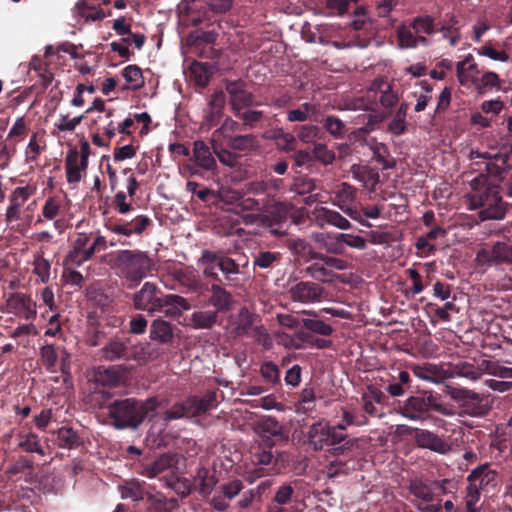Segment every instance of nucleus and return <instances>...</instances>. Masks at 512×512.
<instances>
[{"label": "nucleus", "mask_w": 512, "mask_h": 512, "mask_svg": "<svg viewBox=\"0 0 512 512\" xmlns=\"http://www.w3.org/2000/svg\"><path fill=\"white\" fill-rule=\"evenodd\" d=\"M157 407L158 401L155 398L145 401L127 398L111 403L108 406V415L115 429H137L146 418L156 416Z\"/></svg>", "instance_id": "nucleus-1"}, {"label": "nucleus", "mask_w": 512, "mask_h": 512, "mask_svg": "<svg viewBox=\"0 0 512 512\" xmlns=\"http://www.w3.org/2000/svg\"><path fill=\"white\" fill-rule=\"evenodd\" d=\"M112 263L119 275L136 286L147 276L152 267L151 259L140 250H119L111 254Z\"/></svg>", "instance_id": "nucleus-2"}, {"label": "nucleus", "mask_w": 512, "mask_h": 512, "mask_svg": "<svg viewBox=\"0 0 512 512\" xmlns=\"http://www.w3.org/2000/svg\"><path fill=\"white\" fill-rule=\"evenodd\" d=\"M347 434L341 425H330L325 419L313 423L307 432L308 443L315 451L326 446L335 447L346 440Z\"/></svg>", "instance_id": "nucleus-3"}, {"label": "nucleus", "mask_w": 512, "mask_h": 512, "mask_svg": "<svg viewBox=\"0 0 512 512\" xmlns=\"http://www.w3.org/2000/svg\"><path fill=\"white\" fill-rule=\"evenodd\" d=\"M307 211L304 208L297 209L290 204L279 203L265 215L263 219L264 226L268 227L275 236H282L286 233L285 223L288 218L296 225L305 221Z\"/></svg>", "instance_id": "nucleus-4"}, {"label": "nucleus", "mask_w": 512, "mask_h": 512, "mask_svg": "<svg viewBox=\"0 0 512 512\" xmlns=\"http://www.w3.org/2000/svg\"><path fill=\"white\" fill-rule=\"evenodd\" d=\"M466 201L470 209L484 207L479 212L482 221L501 220L505 217L506 207L496 190L485 194H467Z\"/></svg>", "instance_id": "nucleus-5"}, {"label": "nucleus", "mask_w": 512, "mask_h": 512, "mask_svg": "<svg viewBox=\"0 0 512 512\" xmlns=\"http://www.w3.org/2000/svg\"><path fill=\"white\" fill-rule=\"evenodd\" d=\"M334 194L335 199L333 201V205L337 206L341 211L360 225L368 228L371 227V224L362 218L361 212L350 206L356 198V190L350 184L346 182L340 183L334 190Z\"/></svg>", "instance_id": "nucleus-6"}, {"label": "nucleus", "mask_w": 512, "mask_h": 512, "mask_svg": "<svg viewBox=\"0 0 512 512\" xmlns=\"http://www.w3.org/2000/svg\"><path fill=\"white\" fill-rule=\"evenodd\" d=\"M289 295L295 302L314 304L325 299V289L315 282L300 281L290 287Z\"/></svg>", "instance_id": "nucleus-7"}, {"label": "nucleus", "mask_w": 512, "mask_h": 512, "mask_svg": "<svg viewBox=\"0 0 512 512\" xmlns=\"http://www.w3.org/2000/svg\"><path fill=\"white\" fill-rule=\"evenodd\" d=\"M254 432L268 445H274L278 441H287L288 435L282 424L272 417L259 420L254 426Z\"/></svg>", "instance_id": "nucleus-8"}, {"label": "nucleus", "mask_w": 512, "mask_h": 512, "mask_svg": "<svg viewBox=\"0 0 512 512\" xmlns=\"http://www.w3.org/2000/svg\"><path fill=\"white\" fill-rule=\"evenodd\" d=\"M483 157L487 159L486 170L490 175H498L503 170L511 166L510 161L512 160V148L504 147L498 153H485L481 155L478 152H471V159Z\"/></svg>", "instance_id": "nucleus-9"}, {"label": "nucleus", "mask_w": 512, "mask_h": 512, "mask_svg": "<svg viewBox=\"0 0 512 512\" xmlns=\"http://www.w3.org/2000/svg\"><path fill=\"white\" fill-rule=\"evenodd\" d=\"M7 310L26 320L35 318L37 309L32 298L23 293H13L7 299Z\"/></svg>", "instance_id": "nucleus-10"}, {"label": "nucleus", "mask_w": 512, "mask_h": 512, "mask_svg": "<svg viewBox=\"0 0 512 512\" xmlns=\"http://www.w3.org/2000/svg\"><path fill=\"white\" fill-rule=\"evenodd\" d=\"M161 299L156 295V287L150 282L143 284L142 288L134 294L133 302L137 310L153 313L161 309Z\"/></svg>", "instance_id": "nucleus-11"}, {"label": "nucleus", "mask_w": 512, "mask_h": 512, "mask_svg": "<svg viewBox=\"0 0 512 512\" xmlns=\"http://www.w3.org/2000/svg\"><path fill=\"white\" fill-rule=\"evenodd\" d=\"M479 263H512V245L505 242H497L489 249H482L477 253Z\"/></svg>", "instance_id": "nucleus-12"}, {"label": "nucleus", "mask_w": 512, "mask_h": 512, "mask_svg": "<svg viewBox=\"0 0 512 512\" xmlns=\"http://www.w3.org/2000/svg\"><path fill=\"white\" fill-rule=\"evenodd\" d=\"M150 224V219L146 215H137L131 221L120 220L108 226V229L118 235L130 237L133 234H142Z\"/></svg>", "instance_id": "nucleus-13"}, {"label": "nucleus", "mask_w": 512, "mask_h": 512, "mask_svg": "<svg viewBox=\"0 0 512 512\" xmlns=\"http://www.w3.org/2000/svg\"><path fill=\"white\" fill-rule=\"evenodd\" d=\"M313 213L316 221L321 226L331 225L340 230L351 228L350 221L335 210L321 206L316 207Z\"/></svg>", "instance_id": "nucleus-14"}, {"label": "nucleus", "mask_w": 512, "mask_h": 512, "mask_svg": "<svg viewBox=\"0 0 512 512\" xmlns=\"http://www.w3.org/2000/svg\"><path fill=\"white\" fill-rule=\"evenodd\" d=\"M415 441L420 448L429 449L440 454H446L451 449L446 441L428 430H417Z\"/></svg>", "instance_id": "nucleus-15"}, {"label": "nucleus", "mask_w": 512, "mask_h": 512, "mask_svg": "<svg viewBox=\"0 0 512 512\" xmlns=\"http://www.w3.org/2000/svg\"><path fill=\"white\" fill-rule=\"evenodd\" d=\"M430 408V399L422 396L409 397L401 407V414L412 421L422 419Z\"/></svg>", "instance_id": "nucleus-16"}, {"label": "nucleus", "mask_w": 512, "mask_h": 512, "mask_svg": "<svg viewBox=\"0 0 512 512\" xmlns=\"http://www.w3.org/2000/svg\"><path fill=\"white\" fill-rule=\"evenodd\" d=\"M193 403H195L194 400L187 399L184 402L176 403L174 404L164 415L163 419H161V424L159 429L156 431V423L152 425L150 428V434H160L164 427L166 426V423L171 420L180 419L182 417L187 416L188 414H193Z\"/></svg>", "instance_id": "nucleus-17"}, {"label": "nucleus", "mask_w": 512, "mask_h": 512, "mask_svg": "<svg viewBox=\"0 0 512 512\" xmlns=\"http://www.w3.org/2000/svg\"><path fill=\"white\" fill-rule=\"evenodd\" d=\"M161 309L167 317L176 318L190 309L188 301L176 294H167L161 299Z\"/></svg>", "instance_id": "nucleus-18"}, {"label": "nucleus", "mask_w": 512, "mask_h": 512, "mask_svg": "<svg viewBox=\"0 0 512 512\" xmlns=\"http://www.w3.org/2000/svg\"><path fill=\"white\" fill-rule=\"evenodd\" d=\"M176 458L174 455L163 454L158 457L153 463L147 464L142 467L139 474L149 479L155 478L157 475L166 472L173 468L176 464Z\"/></svg>", "instance_id": "nucleus-19"}, {"label": "nucleus", "mask_w": 512, "mask_h": 512, "mask_svg": "<svg viewBox=\"0 0 512 512\" xmlns=\"http://www.w3.org/2000/svg\"><path fill=\"white\" fill-rule=\"evenodd\" d=\"M457 78L461 85L469 86L475 84L478 71L476 63L471 54L467 55L462 61L456 65Z\"/></svg>", "instance_id": "nucleus-20"}, {"label": "nucleus", "mask_w": 512, "mask_h": 512, "mask_svg": "<svg viewBox=\"0 0 512 512\" xmlns=\"http://www.w3.org/2000/svg\"><path fill=\"white\" fill-rule=\"evenodd\" d=\"M496 471L490 469L488 465H480L473 469L468 475L469 483H473L480 490H485L489 486H493L496 480Z\"/></svg>", "instance_id": "nucleus-21"}, {"label": "nucleus", "mask_w": 512, "mask_h": 512, "mask_svg": "<svg viewBox=\"0 0 512 512\" xmlns=\"http://www.w3.org/2000/svg\"><path fill=\"white\" fill-rule=\"evenodd\" d=\"M174 331L170 322L161 318L152 321L150 326V339L162 344L169 343L173 340Z\"/></svg>", "instance_id": "nucleus-22"}, {"label": "nucleus", "mask_w": 512, "mask_h": 512, "mask_svg": "<svg viewBox=\"0 0 512 512\" xmlns=\"http://www.w3.org/2000/svg\"><path fill=\"white\" fill-rule=\"evenodd\" d=\"M218 312L214 310L194 311L188 318L187 326L200 330L210 329L217 321Z\"/></svg>", "instance_id": "nucleus-23"}, {"label": "nucleus", "mask_w": 512, "mask_h": 512, "mask_svg": "<svg viewBox=\"0 0 512 512\" xmlns=\"http://www.w3.org/2000/svg\"><path fill=\"white\" fill-rule=\"evenodd\" d=\"M193 160L204 170L211 171L216 168V161L209 147L203 141H196L194 143Z\"/></svg>", "instance_id": "nucleus-24"}, {"label": "nucleus", "mask_w": 512, "mask_h": 512, "mask_svg": "<svg viewBox=\"0 0 512 512\" xmlns=\"http://www.w3.org/2000/svg\"><path fill=\"white\" fill-rule=\"evenodd\" d=\"M312 239L329 253L341 254L344 251L339 234L332 236L329 233L317 232L311 235Z\"/></svg>", "instance_id": "nucleus-25"}, {"label": "nucleus", "mask_w": 512, "mask_h": 512, "mask_svg": "<svg viewBox=\"0 0 512 512\" xmlns=\"http://www.w3.org/2000/svg\"><path fill=\"white\" fill-rule=\"evenodd\" d=\"M353 177L359 181L364 188L373 191L379 182V174L367 167L352 166Z\"/></svg>", "instance_id": "nucleus-26"}, {"label": "nucleus", "mask_w": 512, "mask_h": 512, "mask_svg": "<svg viewBox=\"0 0 512 512\" xmlns=\"http://www.w3.org/2000/svg\"><path fill=\"white\" fill-rule=\"evenodd\" d=\"M66 178L67 182L78 183L82 178V172L87 168H82V162H79L78 153L76 151L70 152L66 157Z\"/></svg>", "instance_id": "nucleus-27"}, {"label": "nucleus", "mask_w": 512, "mask_h": 512, "mask_svg": "<svg viewBox=\"0 0 512 512\" xmlns=\"http://www.w3.org/2000/svg\"><path fill=\"white\" fill-rule=\"evenodd\" d=\"M257 315L246 308H242L234 322V330L238 336L248 335L253 328Z\"/></svg>", "instance_id": "nucleus-28"}, {"label": "nucleus", "mask_w": 512, "mask_h": 512, "mask_svg": "<svg viewBox=\"0 0 512 512\" xmlns=\"http://www.w3.org/2000/svg\"><path fill=\"white\" fill-rule=\"evenodd\" d=\"M307 273L315 280L333 283L337 281L340 276L331 271L325 263H313L307 267Z\"/></svg>", "instance_id": "nucleus-29"}, {"label": "nucleus", "mask_w": 512, "mask_h": 512, "mask_svg": "<svg viewBox=\"0 0 512 512\" xmlns=\"http://www.w3.org/2000/svg\"><path fill=\"white\" fill-rule=\"evenodd\" d=\"M482 375L489 374L500 378H512V368L501 365L496 360L482 359L480 361Z\"/></svg>", "instance_id": "nucleus-30"}, {"label": "nucleus", "mask_w": 512, "mask_h": 512, "mask_svg": "<svg viewBox=\"0 0 512 512\" xmlns=\"http://www.w3.org/2000/svg\"><path fill=\"white\" fill-rule=\"evenodd\" d=\"M194 483L199 487L201 494L207 496L214 489L216 479L207 469L199 468L194 476Z\"/></svg>", "instance_id": "nucleus-31"}, {"label": "nucleus", "mask_w": 512, "mask_h": 512, "mask_svg": "<svg viewBox=\"0 0 512 512\" xmlns=\"http://www.w3.org/2000/svg\"><path fill=\"white\" fill-rule=\"evenodd\" d=\"M220 255L204 250L202 256L199 259V263L202 265L203 273L213 279H218L217 269H219L217 262H219Z\"/></svg>", "instance_id": "nucleus-32"}, {"label": "nucleus", "mask_w": 512, "mask_h": 512, "mask_svg": "<svg viewBox=\"0 0 512 512\" xmlns=\"http://www.w3.org/2000/svg\"><path fill=\"white\" fill-rule=\"evenodd\" d=\"M128 89L137 90L144 85L141 69L136 65H128L122 71Z\"/></svg>", "instance_id": "nucleus-33"}, {"label": "nucleus", "mask_w": 512, "mask_h": 512, "mask_svg": "<svg viewBox=\"0 0 512 512\" xmlns=\"http://www.w3.org/2000/svg\"><path fill=\"white\" fill-rule=\"evenodd\" d=\"M399 47L402 49L414 48L419 43L426 45L427 40L424 37H416L411 30L405 26H401L397 31Z\"/></svg>", "instance_id": "nucleus-34"}, {"label": "nucleus", "mask_w": 512, "mask_h": 512, "mask_svg": "<svg viewBox=\"0 0 512 512\" xmlns=\"http://www.w3.org/2000/svg\"><path fill=\"white\" fill-rule=\"evenodd\" d=\"M120 496L125 500L140 501L143 499V488L139 481H128L118 487Z\"/></svg>", "instance_id": "nucleus-35"}, {"label": "nucleus", "mask_w": 512, "mask_h": 512, "mask_svg": "<svg viewBox=\"0 0 512 512\" xmlns=\"http://www.w3.org/2000/svg\"><path fill=\"white\" fill-rule=\"evenodd\" d=\"M122 379L123 371L117 366H111L99 372V380L107 386H116Z\"/></svg>", "instance_id": "nucleus-36"}, {"label": "nucleus", "mask_w": 512, "mask_h": 512, "mask_svg": "<svg viewBox=\"0 0 512 512\" xmlns=\"http://www.w3.org/2000/svg\"><path fill=\"white\" fill-rule=\"evenodd\" d=\"M125 345L120 341H110L101 349L102 358L113 361L123 357Z\"/></svg>", "instance_id": "nucleus-37"}, {"label": "nucleus", "mask_w": 512, "mask_h": 512, "mask_svg": "<svg viewBox=\"0 0 512 512\" xmlns=\"http://www.w3.org/2000/svg\"><path fill=\"white\" fill-rule=\"evenodd\" d=\"M407 105L402 104L397 110L395 117L389 123V130L394 135H401L406 130Z\"/></svg>", "instance_id": "nucleus-38"}, {"label": "nucleus", "mask_w": 512, "mask_h": 512, "mask_svg": "<svg viewBox=\"0 0 512 512\" xmlns=\"http://www.w3.org/2000/svg\"><path fill=\"white\" fill-rule=\"evenodd\" d=\"M33 271L39 277L42 283H47L50 279V262L42 255H35L33 260Z\"/></svg>", "instance_id": "nucleus-39"}, {"label": "nucleus", "mask_w": 512, "mask_h": 512, "mask_svg": "<svg viewBox=\"0 0 512 512\" xmlns=\"http://www.w3.org/2000/svg\"><path fill=\"white\" fill-rule=\"evenodd\" d=\"M229 146L235 150L248 151L256 149L257 144L253 135H240L230 138Z\"/></svg>", "instance_id": "nucleus-40"}, {"label": "nucleus", "mask_w": 512, "mask_h": 512, "mask_svg": "<svg viewBox=\"0 0 512 512\" xmlns=\"http://www.w3.org/2000/svg\"><path fill=\"white\" fill-rule=\"evenodd\" d=\"M190 400L195 401L192 406L193 414H198L215 406L216 392L209 391L202 398L191 397Z\"/></svg>", "instance_id": "nucleus-41"}, {"label": "nucleus", "mask_w": 512, "mask_h": 512, "mask_svg": "<svg viewBox=\"0 0 512 512\" xmlns=\"http://www.w3.org/2000/svg\"><path fill=\"white\" fill-rule=\"evenodd\" d=\"M252 337L258 344L265 349H270L273 345L272 338L270 337L267 329L263 325H254L247 335Z\"/></svg>", "instance_id": "nucleus-42"}, {"label": "nucleus", "mask_w": 512, "mask_h": 512, "mask_svg": "<svg viewBox=\"0 0 512 512\" xmlns=\"http://www.w3.org/2000/svg\"><path fill=\"white\" fill-rule=\"evenodd\" d=\"M410 492L418 499L430 502L433 499L432 490L421 480L415 479L410 483Z\"/></svg>", "instance_id": "nucleus-43"}, {"label": "nucleus", "mask_w": 512, "mask_h": 512, "mask_svg": "<svg viewBox=\"0 0 512 512\" xmlns=\"http://www.w3.org/2000/svg\"><path fill=\"white\" fill-rule=\"evenodd\" d=\"M212 296L210 302L217 307L218 310L226 309L229 305V294L218 285H212Z\"/></svg>", "instance_id": "nucleus-44"}, {"label": "nucleus", "mask_w": 512, "mask_h": 512, "mask_svg": "<svg viewBox=\"0 0 512 512\" xmlns=\"http://www.w3.org/2000/svg\"><path fill=\"white\" fill-rule=\"evenodd\" d=\"M457 374L472 381H476L483 376L482 370L480 369V362H478L476 366L470 363L459 364L457 366Z\"/></svg>", "instance_id": "nucleus-45"}, {"label": "nucleus", "mask_w": 512, "mask_h": 512, "mask_svg": "<svg viewBox=\"0 0 512 512\" xmlns=\"http://www.w3.org/2000/svg\"><path fill=\"white\" fill-rule=\"evenodd\" d=\"M258 105L254 103L253 95L246 90H243L238 97L231 100V106L236 115H240V112L249 106Z\"/></svg>", "instance_id": "nucleus-46"}, {"label": "nucleus", "mask_w": 512, "mask_h": 512, "mask_svg": "<svg viewBox=\"0 0 512 512\" xmlns=\"http://www.w3.org/2000/svg\"><path fill=\"white\" fill-rule=\"evenodd\" d=\"M58 445L62 448H72L77 443V435L71 429L62 427L57 432Z\"/></svg>", "instance_id": "nucleus-47"}, {"label": "nucleus", "mask_w": 512, "mask_h": 512, "mask_svg": "<svg viewBox=\"0 0 512 512\" xmlns=\"http://www.w3.org/2000/svg\"><path fill=\"white\" fill-rule=\"evenodd\" d=\"M34 190L30 186L17 187L13 190L9 202L12 205L21 207L33 194Z\"/></svg>", "instance_id": "nucleus-48"}, {"label": "nucleus", "mask_w": 512, "mask_h": 512, "mask_svg": "<svg viewBox=\"0 0 512 512\" xmlns=\"http://www.w3.org/2000/svg\"><path fill=\"white\" fill-rule=\"evenodd\" d=\"M339 239L341 243L348 247L364 250L367 247V241L360 235H353L349 233H339Z\"/></svg>", "instance_id": "nucleus-49"}, {"label": "nucleus", "mask_w": 512, "mask_h": 512, "mask_svg": "<svg viewBox=\"0 0 512 512\" xmlns=\"http://www.w3.org/2000/svg\"><path fill=\"white\" fill-rule=\"evenodd\" d=\"M324 127L334 137H341L346 133L344 122L335 116H328L325 119Z\"/></svg>", "instance_id": "nucleus-50"}, {"label": "nucleus", "mask_w": 512, "mask_h": 512, "mask_svg": "<svg viewBox=\"0 0 512 512\" xmlns=\"http://www.w3.org/2000/svg\"><path fill=\"white\" fill-rule=\"evenodd\" d=\"M303 325L307 329H309L317 334L323 335V336L331 335L333 332L332 327L330 325L324 323L322 320L304 319Z\"/></svg>", "instance_id": "nucleus-51"}, {"label": "nucleus", "mask_w": 512, "mask_h": 512, "mask_svg": "<svg viewBox=\"0 0 512 512\" xmlns=\"http://www.w3.org/2000/svg\"><path fill=\"white\" fill-rule=\"evenodd\" d=\"M313 111V106L309 103H304L298 109L288 112L287 120L290 122H304L308 119L309 113Z\"/></svg>", "instance_id": "nucleus-52"}, {"label": "nucleus", "mask_w": 512, "mask_h": 512, "mask_svg": "<svg viewBox=\"0 0 512 512\" xmlns=\"http://www.w3.org/2000/svg\"><path fill=\"white\" fill-rule=\"evenodd\" d=\"M447 394L456 401H462V400H478L479 395L471 390H466L463 388H456V387H447Z\"/></svg>", "instance_id": "nucleus-53"}, {"label": "nucleus", "mask_w": 512, "mask_h": 512, "mask_svg": "<svg viewBox=\"0 0 512 512\" xmlns=\"http://www.w3.org/2000/svg\"><path fill=\"white\" fill-rule=\"evenodd\" d=\"M470 187L473 190L471 194H485L495 190V188L490 187L487 176L483 174H479L477 177L473 178L470 181Z\"/></svg>", "instance_id": "nucleus-54"}, {"label": "nucleus", "mask_w": 512, "mask_h": 512, "mask_svg": "<svg viewBox=\"0 0 512 512\" xmlns=\"http://www.w3.org/2000/svg\"><path fill=\"white\" fill-rule=\"evenodd\" d=\"M42 151V148L40 144L37 141V133H34L25 148V158L27 162H35L40 153Z\"/></svg>", "instance_id": "nucleus-55"}, {"label": "nucleus", "mask_w": 512, "mask_h": 512, "mask_svg": "<svg viewBox=\"0 0 512 512\" xmlns=\"http://www.w3.org/2000/svg\"><path fill=\"white\" fill-rule=\"evenodd\" d=\"M478 54L498 62L505 63L509 61V56L505 51H498L488 45L481 47L478 50Z\"/></svg>", "instance_id": "nucleus-56"}, {"label": "nucleus", "mask_w": 512, "mask_h": 512, "mask_svg": "<svg viewBox=\"0 0 512 512\" xmlns=\"http://www.w3.org/2000/svg\"><path fill=\"white\" fill-rule=\"evenodd\" d=\"M260 371H261L262 377L265 378L269 382L275 383L279 380V375H280L279 368L275 363H273L271 361L264 362L261 365Z\"/></svg>", "instance_id": "nucleus-57"}, {"label": "nucleus", "mask_w": 512, "mask_h": 512, "mask_svg": "<svg viewBox=\"0 0 512 512\" xmlns=\"http://www.w3.org/2000/svg\"><path fill=\"white\" fill-rule=\"evenodd\" d=\"M412 27L417 32L431 34L434 31V20L430 16L418 17L413 20Z\"/></svg>", "instance_id": "nucleus-58"}, {"label": "nucleus", "mask_w": 512, "mask_h": 512, "mask_svg": "<svg viewBox=\"0 0 512 512\" xmlns=\"http://www.w3.org/2000/svg\"><path fill=\"white\" fill-rule=\"evenodd\" d=\"M219 270L228 278L229 275H235L239 273V266L231 258L221 256L219 262H217Z\"/></svg>", "instance_id": "nucleus-59"}, {"label": "nucleus", "mask_w": 512, "mask_h": 512, "mask_svg": "<svg viewBox=\"0 0 512 512\" xmlns=\"http://www.w3.org/2000/svg\"><path fill=\"white\" fill-rule=\"evenodd\" d=\"M294 493V489L289 484L281 485L274 496V502L278 505H286L292 498Z\"/></svg>", "instance_id": "nucleus-60"}, {"label": "nucleus", "mask_w": 512, "mask_h": 512, "mask_svg": "<svg viewBox=\"0 0 512 512\" xmlns=\"http://www.w3.org/2000/svg\"><path fill=\"white\" fill-rule=\"evenodd\" d=\"M83 116L69 118L67 115H60L55 127L60 131H73L76 126L81 122Z\"/></svg>", "instance_id": "nucleus-61"}, {"label": "nucleus", "mask_w": 512, "mask_h": 512, "mask_svg": "<svg viewBox=\"0 0 512 512\" xmlns=\"http://www.w3.org/2000/svg\"><path fill=\"white\" fill-rule=\"evenodd\" d=\"M180 281L189 288L196 290L199 287L198 273L193 269H186L180 272Z\"/></svg>", "instance_id": "nucleus-62"}, {"label": "nucleus", "mask_w": 512, "mask_h": 512, "mask_svg": "<svg viewBox=\"0 0 512 512\" xmlns=\"http://www.w3.org/2000/svg\"><path fill=\"white\" fill-rule=\"evenodd\" d=\"M28 130L27 123L23 116L18 117L14 124L12 125L11 129L8 132L7 137L13 138V137H19L23 138Z\"/></svg>", "instance_id": "nucleus-63"}, {"label": "nucleus", "mask_w": 512, "mask_h": 512, "mask_svg": "<svg viewBox=\"0 0 512 512\" xmlns=\"http://www.w3.org/2000/svg\"><path fill=\"white\" fill-rule=\"evenodd\" d=\"M213 149L222 164L228 167H234L237 164V157L235 154L226 149L218 148L217 146H213Z\"/></svg>", "instance_id": "nucleus-64"}]
</instances>
